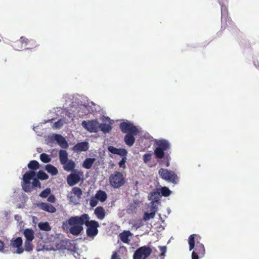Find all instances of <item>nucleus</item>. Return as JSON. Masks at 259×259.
<instances>
[{
    "label": "nucleus",
    "instance_id": "9b49d317",
    "mask_svg": "<svg viewBox=\"0 0 259 259\" xmlns=\"http://www.w3.org/2000/svg\"><path fill=\"white\" fill-rule=\"evenodd\" d=\"M99 223L95 220H90L86 224L87 227L86 233L89 237H94L98 233V228L99 227Z\"/></svg>",
    "mask_w": 259,
    "mask_h": 259
},
{
    "label": "nucleus",
    "instance_id": "7ed1b4c3",
    "mask_svg": "<svg viewBox=\"0 0 259 259\" xmlns=\"http://www.w3.org/2000/svg\"><path fill=\"white\" fill-rule=\"evenodd\" d=\"M119 127L123 133H126L124 137V141L126 145L131 147L135 142V136L139 132L138 128L130 121L122 122L119 124Z\"/></svg>",
    "mask_w": 259,
    "mask_h": 259
},
{
    "label": "nucleus",
    "instance_id": "1a4fd4ad",
    "mask_svg": "<svg viewBox=\"0 0 259 259\" xmlns=\"http://www.w3.org/2000/svg\"><path fill=\"white\" fill-rule=\"evenodd\" d=\"M152 249L148 246L137 249L133 254V259H146L151 253Z\"/></svg>",
    "mask_w": 259,
    "mask_h": 259
},
{
    "label": "nucleus",
    "instance_id": "2eb2a0df",
    "mask_svg": "<svg viewBox=\"0 0 259 259\" xmlns=\"http://www.w3.org/2000/svg\"><path fill=\"white\" fill-rule=\"evenodd\" d=\"M26 177L28 176L31 178L36 177L39 180H46L49 178V176L44 171L39 170L37 173L33 170H29L25 172Z\"/></svg>",
    "mask_w": 259,
    "mask_h": 259
},
{
    "label": "nucleus",
    "instance_id": "79ce46f5",
    "mask_svg": "<svg viewBox=\"0 0 259 259\" xmlns=\"http://www.w3.org/2000/svg\"><path fill=\"white\" fill-rule=\"evenodd\" d=\"M98 200L95 197H92L90 200V205L92 207L96 206L98 204Z\"/></svg>",
    "mask_w": 259,
    "mask_h": 259
},
{
    "label": "nucleus",
    "instance_id": "c9c22d12",
    "mask_svg": "<svg viewBox=\"0 0 259 259\" xmlns=\"http://www.w3.org/2000/svg\"><path fill=\"white\" fill-rule=\"evenodd\" d=\"M155 213L153 211L151 212H145L143 215V220L145 221H147L151 219H153L155 216Z\"/></svg>",
    "mask_w": 259,
    "mask_h": 259
},
{
    "label": "nucleus",
    "instance_id": "c85d7f7f",
    "mask_svg": "<svg viewBox=\"0 0 259 259\" xmlns=\"http://www.w3.org/2000/svg\"><path fill=\"white\" fill-rule=\"evenodd\" d=\"M28 168L30 170H33L35 171L39 168L40 164L38 161L35 160H31L27 164Z\"/></svg>",
    "mask_w": 259,
    "mask_h": 259
},
{
    "label": "nucleus",
    "instance_id": "de8ad7c7",
    "mask_svg": "<svg viewBox=\"0 0 259 259\" xmlns=\"http://www.w3.org/2000/svg\"><path fill=\"white\" fill-rule=\"evenodd\" d=\"M199 255L198 254H196V252L195 251H192V254H191V258L192 259H199Z\"/></svg>",
    "mask_w": 259,
    "mask_h": 259
},
{
    "label": "nucleus",
    "instance_id": "a19ab883",
    "mask_svg": "<svg viewBox=\"0 0 259 259\" xmlns=\"http://www.w3.org/2000/svg\"><path fill=\"white\" fill-rule=\"evenodd\" d=\"M158 203V202H150V209L151 211H152V212L154 211L156 213V212L158 210V206H157Z\"/></svg>",
    "mask_w": 259,
    "mask_h": 259
},
{
    "label": "nucleus",
    "instance_id": "49530a36",
    "mask_svg": "<svg viewBox=\"0 0 259 259\" xmlns=\"http://www.w3.org/2000/svg\"><path fill=\"white\" fill-rule=\"evenodd\" d=\"M47 200L51 203H54L56 200L55 197L53 194H50L48 197Z\"/></svg>",
    "mask_w": 259,
    "mask_h": 259
},
{
    "label": "nucleus",
    "instance_id": "a18cd8bd",
    "mask_svg": "<svg viewBox=\"0 0 259 259\" xmlns=\"http://www.w3.org/2000/svg\"><path fill=\"white\" fill-rule=\"evenodd\" d=\"M159 249L160 251L161 252L160 256V257H164L165 256V253L167 250V247L166 246H159Z\"/></svg>",
    "mask_w": 259,
    "mask_h": 259
},
{
    "label": "nucleus",
    "instance_id": "4c0bfd02",
    "mask_svg": "<svg viewBox=\"0 0 259 259\" xmlns=\"http://www.w3.org/2000/svg\"><path fill=\"white\" fill-rule=\"evenodd\" d=\"M72 192L75 195L77 196L78 199L81 198V196L82 194V191L81 189L78 187H73L72 188Z\"/></svg>",
    "mask_w": 259,
    "mask_h": 259
},
{
    "label": "nucleus",
    "instance_id": "39448f33",
    "mask_svg": "<svg viewBox=\"0 0 259 259\" xmlns=\"http://www.w3.org/2000/svg\"><path fill=\"white\" fill-rule=\"evenodd\" d=\"M58 156L60 162L65 171H72L75 170V163L73 160L68 158V153L66 150L60 149L58 152Z\"/></svg>",
    "mask_w": 259,
    "mask_h": 259
},
{
    "label": "nucleus",
    "instance_id": "f8f14e48",
    "mask_svg": "<svg viewBox=\"0 0 259 259\" xmlns=\"http://www.w3.org/2000/svg\"><path fill=\"white\" fill-rule=\"evenodd\" d=\"M82 172L77 169L72 171L67 178V182L70 186H73L77 184L80 180Z\"/></svg>",
    "mask_w": 259,
    "mask_h": 259
},
{
    "label": "nucleus",
    "instance_id": "dca6fc26",
    "mask_svg": "<svg viewBox=\"0 0 259 259\" xmlns=\"http://www.w3.org/2000/svg\"><path fill=\"white\" fill-rule=\"evenodd\" d=\"M105 119L104 121H109V123H99V131H101L104 134H106L108 133L112 130V123L110 119L108 117H104Z\"/></svg>",
    "mask_w": 259,
    "mask_h": 259
},
{
    "label": "nucleus",
    "instance_id": "09e8293b",
    "mask_svg": "<svg viewBox=\"0 0 259 259\" xmlns=\"http://www.w3.org/2000/svg\"><path fill=\"white\" fill-rule=\"evenodd\" d=\"M17 248V250L16 251V253L17 254H19L22 253L23 252L24 250H25L24 248L23 249L21 248V247L20 248Z\"/></svg>",
    "mask_w": 259,
    "mask_h": 259
},
{
    "label": "nucleus",
    "instance_id": "bb28decb",
    "mask_svg": "<svg viewBox=\"0 0 259 259\" xmlns=\"http://www.w3.org/2000/svg\"><path fill=\"white\" fill-rule=\"evenodd\" d=\"M45 169L52 176H56L58 174L57 168L51 164H48L45 165Z\"/></svg>",
    "mask_w": 259,
    "mask_h": 259
},
{
    "label": "nucleus",
    "instance_id": "72a5a7b5",
    "mask_svg": "<svg viewBox=\"0 0 259 259\" xmlns=\"http://www.w3.org/2000/svg\"><path fill=\"white\" fill-rule=\"evenodd\" d=\"M160 193L162 196L167 197L171 193V190L166 187H163L160 189Z\"/></svg>",
    "mask_w": 259,
    "mask_h": 259
},
{
    "label": "nucleus",
    "instance_id": "20e7f679",
    "mask_svg": "<svg viewBox=\"0 0 259 259\" xmlns=\"http://www.w3.org/2000/svg\"><path fill=\"white\" fill-rule=\"evenodd\" d=\"M84 98L82 95L78 94H65L63 98L66 101H71L70 107L74 109L73 111H77L79 113L85 107V104H82V100Z\"/></svg>",
    "mask_w": 259,
    "mask_h": 259
},
{
    "label": "nucleus",
    "instance_id": "864d4df0",
    "mask_svg": "<svg viewBox=\"0 0 259 259\" xmlns=\"http://www.w3.org/2000/svg\"><path fill=\"white\" fill-rule=\"evenodd\" d=\"M111 259H120L116 254V253H113L112 255L111 258Z\"/></svg>",
    "mask_w": 259,
    "mask_h": 259
},
{
    "label": "nucleus",
    "instance_id": "423d86ee",
    "mask_svg": "<svg viewBox=\"0 0 259 259\" xmlns=\"http://www.w3.org/2000/svg\"><path fill=\"white\" fill-rule=\"evenodd\" d=\"M23 182L21 184L22 189L25 192H30L32 191L33 187H40V183L39 179L36 177H33L31 178L29 177L26 176L25 173L22 177Z\"/></svg>",
    "mask_w": 259,
    "mask_h": 259
},
{
    "label": "nucleus",
    "instance_id": "6e6552de",
    "mask_svg": "<svg viewBox=\"0 0 259 259\" xmlns=\"http://www.w3.org/2000/svg\"><path fill=\"white\" fill-rule=\"evenodd\" d=\"M109 181L112 187L117 189L124 184L125 179L121 172L115 171L110 176Z\"/></svg>",
    "mask_w": 259,
    "mask_h": 259
},
{
    "label": "nucleus",
    "instance_id": "58836bf2",
    "mask_svg": "<svg viewBox=\"0 0 259 259\" xmlns=\"http://www.w3.org/2000/svg\"><path fill=\"white\" fill-rule=\"evenodd\" d=\"M51 194V189L50 188H47L45 190L42 191L39 194V196L43 198H47Z\"/></svg>",
    "mask_w": 259,
    "mask_h": 259
},
{
    "label": "nucleus",
    "instance_id": "f3484780",
    "mask_svg": "<svg viewBox=\"0 0 259 259\" xmlns=\"http://www.w3.org/2000/svg\"><path fill=\"white\" fill-rule=\"evenodd\" d=\"M108 150L113 154H117L122 157H126L127 151L124 148H117L112 146H109L107 147Z\"/></svg>",
    "mask_w": 259,
    "mask_h": 259
},
{
    "label": "nucleus",
    "instance_id": "b1692460",
    "mask_svg": "<svg viewBox=\"0 0 259 259\" xmlns=\"http://www.w3.org/2000/svg\"><path fill=\"white\" fill-rule=\"evenodd\" d=\"M161 195L160 193L158 192L154 191L151 192L148 195V199L151 201V202H159L160 201Z\"/></svg>",
    "mask_w": 259,
    "mask_h": 259
},
{
    "label": "nucleus",
    "instance_id": "4be33fe9",
    "mask_svg": "<svg viewBox=\"0 0 259 259\" xmlns=\"http://www.w3.org/2000/svg\"><path fill=\"white\" fill-rule=\"evenodd\" d=\"M193 251H195L196 254H199L200 257H203L205 254V249L204 245L197 242L195 250Z\"/></svg>",
    "mask_w": 259,
    "mask_h": 259
},
{
    "label": "nucleus",
    "instance_id": "aec40b11",
    "mask_svg": "<svg viewBox=\"0 0 259 259\" xmlns=\"http://www.w3.org/2000/svg\"><path fill=\"white\" fill-rule=\"evenodd\" d=\"M132 235V233L130 231H123L119 234V237L123 243L128 244L131 241L130 237Z\"/></svg>",
    "mask_w": 259,
    "mask_h": 259
},
{
    "label": "nucleus",
    "instance_id": "37998d69",
    "mask_svg": "<svg viewBox=\"0 0 259 259\" xmlns=\"http://www.w3.org/2000/svg\"><path fill=\"white\" fill-rule=\"evenodd\" d=\"M126 157H122L121 160L118 162L119 166L124 169L125 168V162H126Z\"/></svg>",
    "mask_w": 259,
    "mask_h": 259
},
{
    "label": "nucleus",
    "instance_id": "ea45409f",
    "mask_svg": "<svg viewBox=\"0 0 259 259\" xmlns=\"http://www.w3.org/2000/svg\"><path fill=\"white\" fill-rule=\"evenodd\" d=\"M19 40L22 45H24V46L28 45L31 41L30 40L25 37V36H21Z\"/></svg>",
    "mask_w": 259,
    "mask_h": 259
},
{
    "label": "nucleus",
    "instance_id": "ddd939ff",
    "mask_svg": "<svg viewBox=\"0 0 259 259\" xmlns=\"http://www.w3.org/2000/svg\"><path fill=\"white\" fill-rule=\"evenodd\" d=\"M50 138L52 140L55 141L62 149L65 150L69 147V144L65 138L60 134H54Z\"/></svg>",
    "mask_w": 259,
    "mask_h": 259
},
{
    "label": "nucleus",
    "instance_id": "5fc2aeb1",
    "mask_svg": "<svg viewBox=\"0 0 259 259\" xmlns=\"http://www.w3.org/2000/svg\"><path fill=\"white\" fill-rule=\"evenodd\" d=\"M17 207L18 208H22L23 207V205L21 204H19V205H17Z\"/></svg>",
    "mask_w": 259,
    "mask_h": 259
},
{
    "label": "nucleus",
    "instance_id": "6ab92c4d",
    "mask_svg": "<svg viewBox=\"0 0 259 259\" xmlns=\"http://www.w3.org/2000/svg\"><path fill=\"white\" fill-rule=\"evenodd\" d=\"M38 207L44 211L54 213L56 211V208L52 204L45 202H41L37 204Z\"/></svg>",
    "mask_w": 259,
    "mask_h": 259
},
{
    "label": "nucleus",
    "instance_id": "9d476101",
    "mask_svg": "<svg viewBox=\"0 0 259 259\" xmlns=\"http://www.w3.org/2000/svg\"><path fill=\"white\" fill-rule=\"evenodd\" d=\"M81 125L90 133H97L99 131V122L97 119L83 120Z\"/></svg>",
    "mask_w": 259,
    "mask_h": 259
},
{
    "label": "nucleus",
    "instance_id": "603ef678",
    "mask_svg": "<svg viewBox=\"0 0 259 259\" xmlns=\"http://www.w3.org/2000/svg\"><path fill=\"white\" fill-rule=\"evenodd\" d=\"M4 248V242L0 240V251L3 250Z\"/></svg>",
    "mask_w": 259,
    "mask_h": 259
},
{
    "label": "nucleus",
    "instance_id": "f257e3e1",
    "mask_svg": "<svg viewBox=\"0 0 259 259\" xmlns=\"http://www.w3.org/2000/svg\"><path fill=\"white\" fill-rule=\"evenodd\" d=\"M155 148L154 150V154L157 159H164L165 166L168 167L170 165L171 157L170 156L171 145L169 142L165 139L156 140Z\"/></svg>",
    "mask_w": 259,
    "mask_h": 259
},
{
    "label": "nucleus",
    "instance_id": "f704fd0d",
    "mask_svg": "<svg viewBox=\"0 0 259 259\" xmlns=\"http://www.w3.org/2000/svg\"><path fill=\"white\" fill-rule=\"evenodd\" d=\"M40 160L44 163H47L51 161V158L49 155L46 153H42L39 156Z\"/></svg>",
    "mask_w": 259,
    "mask_h": 259
},
{
    "label": "nucleus",
    "instance_id": "c756f323",
    "mask_svg": "<svg viewBox=\"0 0 259 259\" xmlns=\"http://www.w3.org/2000/svg\"><path fill=\"white\" fill-rule=\"evenodd\" d=\"M38 227L40 230L45 231H49L51 230V227L47 222L39 223L38 224Z\"/></svg>",
    "mask_w": 259,
    "mask_h": 259
},
{
    "label": "nucleus",
    "instance_id": "412c9836",
    "mask_svg": "<svg viewBox=\"0 0 259 259\" xmlns=\"http://www.w3.org/2000/svg\"><path fill=\"white\" fill-rule=\"evenodd\" d=\"M94 214L98 219L102 220L105 218L106 213L102 206H98L94 210Z\"/></svg>",
    "mask_w": 259,
    "mask_h": 259
},
{
    "label": "nucleus",
    "instance_id": "8fccbe9b",
    "mask_svg": "<svg viewBox=\"0 0 259 259\" xmlns=\"http://www.w3.org/2000/svg\"><path fill=\"white\" fill-rule=\"evenodd\" d=\"M69 200L70 202H73L74 203H77V202L75 200V196H71L69 197Z\"/></svg>",
    "mask_w": 259,
    "mask_h": 259
},
{
    "label": "nucleus",
    "instance_id": "0eeeda50",
    "mask_svg": "<svg viewBox=\"0 0 259 259\" xmlns=\"http://www.w3.org/2000/svg\"><path fill=\"white\" fill-rule=\"evenodd\" d=\"M158 174L161 178L167 182L174 185L179 183V178L177 174L172 170L161 168L158 171Z\"/></svg>",
    "mask_w": 259,
    "mask_h": 259
},
{
    "label": "nucleus",
    "instance_id": "7c9ffc66",
    "mask_svg": "<svg viewBox=\"0 0 259 259\" xmlns=\"http://www.w3.org/2000/svg\"><path fill=\"white\" fill-rule=\"evenodd\" d=\"M195 234L190 235L188 238V244L189 246V250L191 251L195 248Z\"/></svg>",
    "mask_w": 259,
    "mask_h": 259
},
{
    "label": "nucleus",
    "instance_id": "c03bdc74",
    "mask_svg": "<svg viewBox=\"0 0 259 259\" xmlns=\"http://www.w3.org/2000/svg\"><path fill=\"white\" fill-rule=\"evenodd\" d=\"M151 159V154L150 153H145L143 156V159L144 163H147Z\"/></svg>",
    "mask_w": 259,
    "mask_h": 259
},
{
    "label": "nucleus",
    "instance_id": "a211bd4d",
    "mask_svg": "<svg viewBox=\"0 0 259 259\" xmlns=\"http://www.w3.org/2000/svg\"><path fill=\"white\" fill-rule=\"evenodd\" d=\"M89 149V143L82 142L77 143L72 148V150L75 152L86 151Z\"/></svg>",
    "mask_w": 259,
    "mask_h": 259
},
{
    "label": "nucleus",
    "instance_id": "f03ea898",
    "mask_svg": "<svg viewBox=\"0 0 259 259\" xmlns=\"http://www.w3.org/2000/svg\"><path fill=\"white\" fill-rule=\"evenodd\" d=\"M90 219L89 214L83 213L80 216L71 217L66 223H63V226L66 225L70 226V233L74 236H78L83 230V225L86 226Z\"/></svg>",
    "mask_w": 259,
    "mask_h": 259
},
{
    "label": "nucleus",
    "instance_id": "4468645a",
    "mask_svg": "<svg viewBox=\"0 0 259 259\" xmlns=\"http://www.w3.org/2000/svg\"><path fill=\"white\" fill-rule=\"evenodd\" d=\"M99 109L100 107L98 105L93 102H90L87 104H85V108L80 112L79 116H81L89 113H93L97 112Z\"/></svg>",
    "mask_w": 259,
    "mask_h": 259
},
{
    "label": "nucleus",
    "instance_id": "a878e982",
    "mask_svg": "<svg viewBox=\"0 0 259 259\" xmlns=\"http://www.w3.org/2000/svg\"><path fill=\"white\" fill-rule=\"evenodd\" d=\"M96 159L95 158H87L82 162V167L85 169H90Z\"/></svg>",
    "mask_w": 259,
    "mask_h": 259
},
{
    "label": "nucleus",
    "instance_id": "cd10ccee",
    "mask_svg": "<svg viewBox=\"0 0 259 259\" xmlns=\"http://www.w3.org/2000/svg\"><path fill=\"white\" fill-rule=\"evenodd\" d=\"M95 197L101 202L105 201L107 198L106 193L102 190H99L97 192Z\"/></svg>",
    "mask_w": 259,
    "mask_h": 259
},
{
    "label": "nucleus",
    "instance_id": "393cba45",
    "mask_svg": "<svg viewBox=\"0 0 259 259\" xmlns=\"http://www.w3.org/2000/svg\"><path fill=\"white\" fill-rule=\"evenodd\" d=\"M23 244V240L21 237H18L16 238H13L11 240L10 245L13 248H20L22 246Z\"/></svg>",
    "mask_w": 259,
    "mask_h": 259
},
{
    "label": "nucleus",
    "instance_id": "473e14b6",
    "mask_svg": "<svg viewBox=\"0 0 259 259\" xmlns=\"http://www.w3.org/2000/svg\"><path fill=\"white\" fill-rule=\"evenodd\" d=\"M32 241L25 240L24 242V247L25 251L27 252L31 251L33 249V245L32 244Z\"/></svg>",
    "mask_w": 259,
    "mask_h": 259
},
{
    "label": "nucleus",
    "instance_id": "2f4dec72",
    "mask_svg": "<svg viewBox=\"0 0 259 259\" xmlns=\"http://www.w3.org/2000/svg\"><path fill=\"white\" fill-rule=\"evenodd\" d=\"M65 123H66V119L64 118H60L53 124V127L56 129H59L61 128Z\"/></svg>",
    "mask_w": 259,
    "mask_h": 259
},
{
    "label": "nucleus",
    "instance_id": "3c124183",
    "mask_svg": "<svg viewBox=\"0 0 259 259\" xmlns=\"http://www.w3.org/2000/svg\"><path fill=\"white\" fill-rule=\"evenodd\" d=\"M36 126H33L32 127V130L36 133V134L39 136H41L42 135V133L41 132H37L35 130Z\"/></svg>",
    "mask_w": 259,
    "mask_h": 259
},
{
    "label": "nucleus",
    "instance_id": "e433bc0d",
    "mask_svg": "<svg viewBox=\"0 0 259 259\" xmlns=\"http://www.w3.org/2000/svg\"><path fill=\"white\" fill-rule=\"evenodd\" d=\"M10 210H2L0 211V218L8 220L10 218Z\"/></svg>",
    "mask_w": 259,
    "mask_h": 259
},
{
    "label": "nucleus",
    "instance_id": "5701e85b",
    "mask_svg": "<svg viewBox=\"0 0 259 259\" xmlns=\"http://www.w3.org/2000/svg\"><path fill=\"white\" fill-rule=\"evenodd\" d=\"M23 234L25 238V240L32 241L34 238V232L32 229H25L23 231Z\"/></svg>",
    "mask_w": 259,
    "mask_h": 259
}]
</instances>
